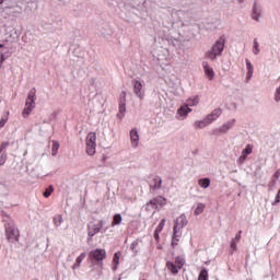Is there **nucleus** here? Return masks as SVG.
Here are the masks:
<instances>
[{
	"instance_id": "nucleus-10",
	"label": "nucleus",
	"mask_w": 280,
	"mask_h": 280,
	"mask_svg": "<svg viewBox=\"0 0 280 280\" xmlns=\"http://www.w3.org/2000/svg\"><path fill=\"white\" fill-rule=\"evenodd\" d=\"M133 93L139 97V100H143V97H145V91H143V84L141 81L133 80Z\"/></svg>"
},
{
	"instance_id": "nucleus-40",
	"label": "nucleus",
	"mask_w": 280,
	"mask_h": 280,
	"mask_svg": "<svg viewBox=\"0 0 280 280\" xmlns=\"http://www.w3.org/2000/svg\"><path fill=\"white\" fill-rule=\"evenodd\" d=\"M119 113H121L122 115L124 113H126V104L119 103Z\"/></svg>"
},
{
	"instance_id": "nucleus-25",
	"label": "nucleus",
	"mask_w": 280,
	"mask_h": 280,
	"mask_svg": "<svg viewBox=\"0 0 280 280\" xmlns=\"http://www.w3.org/2000/svg\"><path fill=\"white\" fill-rule=\"evenodd\" d=\"M205 212V203H198L195 209V215H200Z\"/></svg>"
},
{
	"instance_id": "nucleus-28",
	"label": "nucleus",
	"mask_w": 280,
	"mask_h": 280,
	"mask_svg": "<svg viewBox=\"0 0 280 280\" xmlns=\"http://www.w3.org/2000/svg\"><path fill=\"white\" fill-rule=\"evenodd\" d=\"M242 154H244L245 156H248V154H253V144H247L242 151Z\"/></svg>"
},
{
	"instance_id": "nucleus-43",
	"label": "nucleus",
	"mask_w": 280,
	"mask_h": 280,
	"mask_svg": "<svg viewBox=\"0 0 280 280\" xmlns=\"http://www.w3.org/2000/svg\"><path fill=\"white\" fill-rule=\"evenodd\" d=\"M1 62L5 61V57L3 56V52L0 54Z\"/></svg>"
},
{
	"instance_id": "nucleus-42",
	"label": "nucleus",
	"mask_w": 280,
	"mask_h": 280,
	"mask_svg": "<svg viewBox=\"0 0 280 280\" xmlns=\"http://www.w3.org/2000/svg\"><path fill=\"white\" fill-rule=\"evenodd\" d=\"M3 126H5V120L4 119L0 120V128H3Z\"/></svg>"
},
{
	"instance_id": "nucleus-7",
	"label": "nucleus",
	"mask_w": 280,
	"mask_h": 280,
	"mask_svg": "<svg viewBox=\"0 0 280 280\" xmlns=\"http://www.w3.org/2000/svg\"><path fill=\"white\" fill-rule=\"evenodd\" d=\"M167 205V199L163 196H158L153 199H151L148 203L147 207H152L155 209V211H159L160 207H165Z\"/></svg>"
},
{
	"instance_id": "nucleus-31",
	"label": "nucleus",
	"mask_w": 280,
	"mask_h": 280,
	"mask_svg": "<svg viewBox=\"0 0 280 280\" xmlns=\"http://www.w3.org/2000/svg\"><path fill=\"white\" fill-rule=\"evenodd\" d=\"M253 54H255V56L259 54V43L257 42V38L254 39Z\"/></svg>"
},
{
	"instance_id": "nucleus-45",
	"label": "nucleus",
	"mask_w": 280,
	"mask_h": 280,
	"mask_svg": "<svg viewBox=\"0 0 280 280\" xmlns=\"http://www.w3.org/2000/svg\"><path fill=\"white\" fill-rule=\"evenodd\" d=\"M154 237H159V234L156 233V230L154 232Z\"/></svg>"
},
{
	"instance_id": "nucleus-17",
	"label": "nucleus",
	"mask_w": 280,
	"mask_h": 280,
	"mask_svg": "<svg viewBox=\"0 0 280 280\" xmlns=\"http://www.w3.org/2000/svg\"><path fill=\"white\" fill-rule=\"evenodd\" d=\"M85 143L97 144V133L95 132L88 133Z\"/></svg>"
},
{
	"instance_id": "nucleus-1",
	"label": "nucleus",
	"mask_w": 280,
	"mask_h": 280,
	"mask_svg": "<svg viewBox=\"0 0 280 280\" xmlns=\"http://www.w3.org/2000/svg\"><path fill=\"white\" fill-rule=\"evenodd\" d=\"M34 108H36V88H33L30 90L26 102H25V107L22 110V116L24 118L30 117Z\"/></svg>"
},
{
	"instance_id": "nucleus-9",
	"label": "nucleus",
	"mask_w": 280,
	"mask_h": 280,
	"mask_svg": "<svg viewBox=\"0 0 280 280\" xmlns=\"http://www.w3.org/2000/svg\"><path fill=\"white\" fill-rule=\"evenodd\" d=\"M187 217L185 214H180L176 221H175V225L173 228V231H175V235L176 233L180 232V229H185V226H187Z\"/></svg>"
},
{
	"instance_id": "nucleus-33",
	"label": "nucleus",
	"mask_w": 280,
	"mask_h": 280,
	"mask_svg": "<svg viewBox=\"0 0 280 280\" xmlns=\"http://www.w3.org/2000/svg\"><path fill=\"white\" fill-rule=\"evenodd\" d=\"M5 161H8V153L3 152L0 155V165H5Z\"/></svg>"
},
{
	"instance_id": "nucleus-6",
	"label": "nucleus",
	"mask_w": 280,
	"mask_h": 280,
	"mask_svg": "<svg viewBox=\"0 0 280 280\" xmlns=\"http://www.w3.org/2000/svg\"><path fill=\"white\" fill-rule=\"evenodd\" d=\"M104 228V220H100L97 223L91 222L88 225V236L89 237H95L100 231Z\"/></svg>"
},
{
	"instance_id": "nucleus-30",
	"label": "nucleus",
	"mask_w": 280,
	"mask_h": 280,
	"mask_svg": "<svg viewBox=\"0 0 280 280\" xmlns=\"http://www.w3.org/2000/svg\"><path fill=\"white\" fill-rule=\"evenodd\" d=\"M54 222H55V225H56V226H60V224H62V222H63L62 215L57 214V215L54 218Z\"/></svg>"
},
{
	"instance_id": "nucleus-35",
	"label": "nucleus",
	"mask_w": 280,
	"mask_h": 280,
	"mask_svg": "<svg viewBox=\"0 0 280 280\" xmlns=\"http://www.w3.org/2000/svg\"><path fill=\"white\" fill-rule=\"evenodd\" d=\"M230 247L233 250V253H235V250H237V242L235 240H232L230 243Z\"/></svg>"
},
{
	"instance_id": "nucleus-8",
	"label": "nucleus",
	"mask_w": 280,
	"mask_h": 280,
	"mask_svg": "<svg viewBox=\"0 0 280 280\" xmlns=\"http://www.w3.org/2000/svg\"><path fill=\"white\" fill-rule=\"evenodd\" d=\"M92 261H104L106 259V249H94L89 255Z\"/></svg>"
},
{
	"instance_id": "nucleus-39",
	"label": "nucleus",
	"mask_w": 280,
	"mask_h": 280,
	"mask_svg": "<svg viewBox=\"0 0 280 280\" xmlns=\"http://www.w3.org/2000/svg\"><path fill=\"white\" fill-rule=\"evenodd\" d=\"M232 240H234V242L240 243V241L242 240V230L238 231V233H237V234L235 235V237L232 238Z\"/></svg>"
},
{
	"instance_id": "nucleus-12",
	"label": "nucleus",
	"mask_w": 280,
	"mask_h": 280,
	"mask_svg": "<svg viewBox=\"0 0 280 280\" xmlns=\"http://www.w3.org/2000/svg\"><path fill=\"white\" fill-rule=\"evenodd\" d=\"M222 115V109L221 108H215L211 114H209L206 119H208V124H211L212 121H215L218 117Z\"/></svg>"
},
{
	"instance_id": "nucleus-47",
	"label": "nucleus",
	"mask_w": 280,
	"mask_h": 280,
	"mask_svg": "<svg viewBox=\"0 0 280 280\" xmlns=\"http://www.w3.org/2000/svg\"><path fill=\"white\" fill-rule=\"evenodd\" d=\"M1 3H3V0H0V5H1Z\"/></svg>"
},
{
	"instance_id": "nucleus-37",
	"label": "nucleus",
	"mask_w": 280,
	"mask_h": 280,
	"mask_svg": "<svg viewBox=\"0 0 280 280\" xmlns=\"http://www.w3.org/2000/svg\"><path fill=\"white\" fill-rule=\"evenodd\" d=\"M165 219H162V221L160 222V224L158 225L156 231H163L164 226H165Z\"/></svg>"
},
{
	"instance_id": "nucleus-2",
	"label": "nucleus",
	"mask_w": 280,
	"mask_h": 280,
	"mask_svg": "<svg viewBox=\"0 0 280 280\" xmlns=\"http://www.w3.org/2000/svg\"><path fill=\"white\" fill-rule=\"evenodd\" d=\"M222 51H224V37H220L212 48L206 52V58L215 60L218 56H222Z\"/></svg>"
},
{
	"instance_id": "nucleus-21",
	"label": "nucleus",
	"mask_w": 280,
	"mask_h": 280,
	"mask_svg": "<svg viewBox=\"0 0 280 280\" xmlns=\"http://www.w3.org/2000/svg\"><path fill=\"white\" fill-rule=\"evenodd\" d=\"M124 219L121 218V214L117 213L113 217L112 226H119Z\"/></svg>"
},
{
	"instance_id": "nucleus-32",
	"label": "nucleus",
	"mask_w": 280,
	"mask_h": 280,
	"mask_svg": "<svg viewBox=\"0 0 280 280\" xmlns=\"http://www.w3.org/2000/svg\"><path fill=\"white\" fill-rule=\"evenodd\" d=\"M246 67H247L249 78L253 77V63H250V60L248 59H246Z\"/></svg>"
},
{
	"instance_id": "nucleus-44",
	"label": "nucleus",
	"mask_w": 280,
	"mask_h": 280,
	"mask_svg": "<svg viewBox=\"0 0 280 280\" xmlns=\"http://www.w3.org/2000/svg\"><path fill=\"white\" fill-rule=\"evenodd\" d=\"M280 177V171H277L276 173H275V178H279Z\"/></svg>"
},
{
	"instance_id": "nucleus-4",
	"label": "nucleus",
	"mask_w": 280,
	"mask_h": 280,
	"mask_svg": "<svg viewBox=\"0 0 280 280\" xmlns=\"http://www.w3.org/2000/svg\"><path fill=\"white\" fill-rule=\"evenodd\" d=\"M199 102H200V98H198V96L188 98L187 104H185L184 106H182L180 108L177 109V115L179 117H187V115H189V113H191V108H189V106H198Z\"/></svg>"
},
{
	"instance_id": "nucleus-23",
	"label": "nucleus",
	"mask_w": 280,
	"mask_h": 280,
	"mask_svg": "<svg viewBox=\"0 0 280 280\" xmlns=\"http://www.w3.org/2000/svg\"><path fill=\"white\" fill-rule=\"evenodd\" d=\"M198 185L201 186L203 189H207L209 185H211V179L210 178H201L198 180Z\"/></svg>"
},
{
	"instance_id": "nucleus-38",
	"label": "nucleus",
	"mask_w": 280,
	"mask_h": 280,
	"mask_svg": "<svg viewBox=\"0 0 280 280\" xmlns=\"http://www.w3.org/2000/svg\"><path fill=\"white\" fill-rule=\"evenodd\" d=\"M8 145H10V142H2L0 144V154L5 150V148H8Z\"/></svg>"
},
{
	"instance_id": "nucleus-34",
	"label": "nucleus",
	"mask_w": 280,
	"mask_h": 280,
	"mask_svg": "<svg viewBox=\"0 0 280 280\" xmlns=\"http://www.w3.org/2000/svg\"><path fill=\"white\" fill-rule=\"evenodd\" d=\"M119 104H126V91H122L119 95Z\"/></svg>"
},
{
	"instance_id": "nucleus-29",
	"label": "nucleus",
	"mask_w": 280,
	"mask_h": 280,
	"mask_svg": "<svg viewBox=\"0 0 280 280\" xmlns=\"http://www.w3.org/2000/svg\"><path fill=\"white\" fill-rule=\"evenodd\" d=\"M51 194H54V186H49L48 188H46L43 196H44V198H49L51 196Z\"/></svg>"
},
{
	"instance_id": "nucleus-46",
	"label": "nucleus",
	"mask_w": 280,
	"mask_h": 280,
	"mask_svg": "<svg viewBox=\"0 0 280 280\" xmlns=\"http://www.w3.org/2000/svg\"><path fill=\"white\" fill-rule=\"evenodd\" d=\"M3 48V44H0V49Z\"/></svg>"
},
{
	"instance_id": "nucleus-19",
	"label": "nucleus",
	"mask_w": 280,
	"mask_h": 280,
	"mask_svg": "<svg viewBox=\"0 0 280 280\" xmlns=\"http://www.w3.org/2000/svg\"><path fill=\"white\" fill-rule=\"evenodd\" d=\"M84 259H86V253H82L77 259L73 265V270H75V268H80V266H82V261H84Z\"/></svg>"
},
{
	"instance_id": "nucleus-24",
	"label": "nucleus",
	"mask_w": 280,
	"mask_h": 280,
	"mask_svg": "<svg viewBox=\"0 0 280 280\" xmlns=\"http://www.w3.org/2000/svg\"><path fill=\"white\" fill-rule=\"evenodd\" d=\"M58 150H60V143L56 140L52 141L51 154L56 156L58 154Z\"/></svg>"
},
{
	"instance_id": "nucleus-13",
	"label": "nucleus",
	"mask_w": 280,
	"mask_h": 280,
	"mask_svg": "<svg viewBox=\"0 0 280 280\" xmlns=\"http://www.w3.org/2000/svg\"><path fill=\"white\" fill-rule=\"evenodd\" d=\"M161 185H163V180L161 179V177H154L153 180L150 183L151 191H154L155 189H161Z\"/></svg>"
},
{
	"instance_id": "nucleus-11",
	"label": "nucleus",
	"mask_w": 280,
	"mask_h": 280,
	"mask_svg": "<svg viewBox=\"0 0 280 280\" xmlns=\"http://www.w3.org/2000/svg\"><path fill=\"white\" fill-rule=\"evenodd\" d=\"M203 71L209 80H213L215 78V72L213 71V68L209 66V62L203 61L202 62Z\"/></svg>"
},
{
	"instance_id": "nucleus-22",
	"label": "nucleus",
	"mask_w": 280,
	"mask_h": 280,
	"mask_svg": "<svg viewBox=\"0 0 280 280\" xmlns=\"http://www.w3.org/2000/svg\"><path fill=\"white\" fill-rule=\"evenodd\" d=\"M120 257H121V252H117L114 254V257H113L114 270H117V266H119Z\"/></svg>"
},
{
	"instance_id": "nucleus-36",
	"label": "nucleus",
	"mask_w": 280,
	"mask_h": 280,
	"mask_svg": "<svg viewBox=\"0 0 280 280\" xmlns=\"http://www.w3.org/2000/svg\"><path fill=\"white\" fill-rule=\"evenodd\" d=\"M137 246H139V242L133 241L130 245V249L133 250V253H137Z\"/></svg>"
},
{
	"instance_id": "nucleus-14",
	"label": "nucleus",
	"mask_w": 280,
	"mask_h": 280,
	"mask_svg": "<svg viewBox=\"0 0 280 280\" xmlns=\"http://www.w3.org/2000/svg\"><path fill=\"white\" fill-rule=\"evenodd\" d=\"M130 139H131V145L133 148H137V145H139V131H137V129H132L130 131Z\"/></svg>"
},
{
	"instance_id": "nucleus-27",
	"label": "nucleus",
	"mask_w": 280,
	"mask_h": 280,
	"mask_svg": "<svg viewBox=\"0 0 280 280\" xmlns=\"http://www.w3.org/2000/svg\"><path fill=\"white\" fill-rule=\"evenodd\" d=\"M198 280H209V272L207 269H202L199 273Z\"/></svg>"
},
{
	"instance_id": "nucleus-15",
	"label": "nucleus",
	"mask_w": 280,
	"mask_h": 280,
	"mask_svg": "<svg viewBox=\"0 0 280 280\" xmlns=\"http://www.w3.org/2000/svg\"><path fill=\"white\" fill-rule=\"evenodd\" d=\"M211 122H209V120L207 118H205L203 120H197L194 122V128L195 130H202V128H207V126H209Z\"/></svg>"
},
{
	"instance_id": "nucleus-16",
	"label": "nucleus",
	"mask_w": 280,
	"mask_h": 280,
	"mask_svg": "<svg viewBox=\"0 0 280 280\" xmlns=\"http://www.w3.org/2000/svg\"><path fill=\"white\" fill-rule=\"evenodd\" d=\"M183 235V232H177L173 230V238H172V247L176 248L178 246V242H180V236Z\"/></svg>"
},
{
	"instance_id": "nucleus-18",
	"label": "nucleus",
	"mask_w": 280,
	"mask_h": 280,
	"mask_svg": "<svg viewBox=\"0 0 280 280\" xmlns=\"http://www.w3.org/2000/svg\"><path fill=\"white\" fill-rule=\"evenodd\" d=\"M233 126H235V120H230L219 129V132H229Z\"/></svg>"
},
{
	"instance_id": "nucleus-41",
	"label": "nucleus",
	"mask_w": 280,
	"mask_h": 280,
	"mask_svg": "<svg viewBox=\"0 0 280 280\" xmlns=\"http://www.w3.org/2000/svg\"><path fill=\"white\" fill-rule=\"evenodd\" d=\"M246 159H247V155H245L244 153H242V155L238 158V161H240L241 163H244V161H246Z\"/></svg>"
},
{
	"instance_id": "nucleus-3",
	"label": "nucleus",
	"mask_w": 280,
	"mask_h": 280,
	"mask_svg": "<svg viewBox=\"0 0 280 280\" xmlns=\"http://www.w3.org/2000/svg\"><path fill=\"white\" fill-rule=\"evenodd\" d=\"M4 233L8 242L14 244V242H19V237H21V233L19 232V228L8 223L4 228Z\"/></svg>"
},
{
	"instance_id": "nucleus-5",
	"label": "nucleus",
	"mask_w": 280,
	"mask_h": 280,
	"mask_svg": "<svg viewBox=\"0 0 280 280\" xmlns=\"http://www.w3.org/2000/svg\"><path fill=\"white\" fill-rule=\"evenodd\" d=\"M185 266V258L177 256L175 262L167 261L166 268L172 275H178L179 270Z\"/></svg>"
},
{
	"instance_id": "nucleus-20",
	"label": "nucleus",
	"mask_w": 280,
	"mask_h": 280,
	"mask_svg": "<svg viewBox=\"0 0 280 280\" xmlns=\"http://www.w3.org/2000/svg\"><path fill=\"white\" fill-rule=\"evenodd\" d=\"M96 148H97V144L86 143V147H85L86 154H89V156H93V154H95Z\"/></svg>"
},
{
	"instance_id": "nucleus-26",
	"label": "nucleus",
	"mask_w": 280,
	"mask_h": 280,
	"mask_svg": "<svg viewBox=\"0 0 280 280\" xmlns=\"http://www.w3.org/2000/svg\"><path fill=\"white\" fill-rule=\"evenodd\" d=\"M259 16H260V13L257 10V3H254V7H253V19H254V21H259Z\"/></svg>"
}]
</instances>
